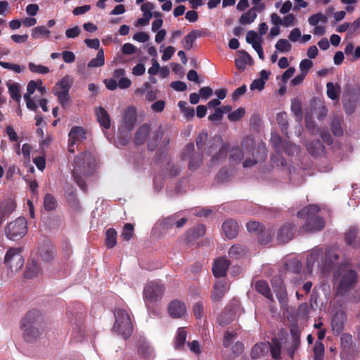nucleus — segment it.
<instances>
[{"label": "nucleus", "mask_w": 360, "mask_h": 360, "mask_svg": "<svg viewBox=\"0 0 360 360\" xmlns=\"http://www.w3.org/2000/svg\"><path fill=\"white\" fill-rule=\"evenodd\" d=\"M340 258L339 250L335 247H327L325 249L315 248L307 255V267L311 271L315 262L322 273L330 272Z\"/></svg>", "instance_id": "obj_1"}, {"label": "nucleus", "mask_w": 360, "mask_h": 360, "mask_svg": "<svg viewBox=\"0 0 360 360\" xmlns=\"http://www.w3.org/2000/svg\"><path fill=\"white\" fill-rule=\"evenodd\" d=\"M333 278L338 283V292L344 294L354 288L357 282L358 274L356 270L352 269L351 262L346 259L338 266Z\"/></svg>", "instance_id": "obj_2"}, {"label": "nucleus", "mask_w": 360, "mask_h": 360, "mask_svg": "<svg viewBox=\"0 0 360 360\" xmlns=\"http://www.w3.org/2000/svg\"><path fill=\"white\" fill-rule=\"evenodd\" d=\"M320 208L316 205H309L297 212L300 219H305L304 224L300 228L306 233H315L321 231L325 226V221L319 215Z\"/></svg>", "instance_id": "obj_3"}, {"label": "nucleus", "mask_w": 360, "mask_h": 360, "mask_svg": "<svg viewBox=\"0 0 360 360\" xmlns=\"http://www.w3.org/2000/svg\"><path fill=\"white\" fill-rule=\"evenodd\" d=\"M42 317L39 311H29L22 318L20 322V327L23 330V336L27 342L35 340L40 334L39 328Z\"/></svg>", "instance_id": "obj_4"}, {"label": "nucleus", "mask_w": 360, "mask_h": 360, "mask_svg": "<svg viewBox=\"0 0 360 360\" xmlns=\"http://www.w3.org/2000/svg\"><path fill=\"white\" fill-rule=\"evenodd\" d=\"M115 322L112 330L117 332L124 339L131 335L133 324L129 313L123 309H116L114 311Z\"/></svg>", "instance_id": "obj_5"}, {"label": "nucleus", "mask_w": 360, "mask_h": 360, "mask_svg": "<svg viewBox=\"0 0 360 360\" xmlns=\"http://www.w3.org/2000/svg\"><path fill=\"white\" fill-rule=\"evenodd\" d=\"M165 287L160 280L148 282L144 287L143 296L146 306L149 303L156 302L161 300L164 295Z\"/></svg>", "instance_id": "obj_6"}, {"label": "nucleus", "mask_w": 360, "mask_h": 360, "mask_svg": "<svg viewBox=\"0 0 360 360\" xmlns=\"http://www.w3.org/2000/svg\"><path fill=\"white\" fill-rule=\"evenodd\" d=\"M27 232V223L25 217H18L5 227V234L11 240L22 238Z\"/></svg>", "instance_id": "obj_7"}, {"label": "nucleus", "mask_w": 360, "mask_h": 360, "mask_svg": "<svg viewBox=\"0 0 360 360\" xmlns=\"http://www.w3.org/2000/svg\"><path fill=\"white\" fill-rule=\"evenodd\" d=\"M72 84V79L68 75H66L56 83L53 89L54 95L57 96L59 103L63 108H65L70 100L69 91Z\"/></svg>", "instance_id": "obj_8"}, {"label": "nucleus", "mask_w": 360, "mask_h": 360, "mask_svg": "<svg viewBox=\"0 0 360 360\" xmlns=\"http://www.w3.org/2000/svg\"><path fill=\"white\" fill-rule=\"evenodd\" d=\"M249 141L250 142L251 146L250 148H247L246 153L252 154L253 158H247L243 161V166L245 168L251 167L258 162H264L267 157L266 150L264 146H259L256 150V153H255V147L252 146V140L244 139L242 142V146L245 147V143L249 145Z\"/></svg>", "instance_id": "obj_9"}, {"label": "nucleus", "mask_w": 360, "mask_h": 360, "mask_svg": "<svg viewBox=\"0 0 360 360\" xmlns=\"http://www.w3.org/2000/svg\"><path fill=\"white\" fill-rule=\"evenodd\" d=\"M24 258L21 255V248H10L6 253L4 264L12 271H20L24 265Z\"/></svg>", "instance_id": "obj_10"}, {"label": "nucleus", "mask_w": 360, "mask_h": 360, "mask_svg": "<svg viewBox=\"0 0 360 360\" xmlns=\"http://www.w3.org/2000/svg\"><path fill=\"white\" fill-rule=\"evenodd\" d=\"M136 108L134 105L129 106L124 112L122 123L118 131L122 134L124 131L130 132L134 127L136 122Z\"/></svg>", "instance_id": "obj_11"}, {"label": "nucleus", "mask_w": 360, "mask_h": 360, "mask_svg": "<svg viewBox=\"0 0 360 360\" xmlns=\"http://www.w3.org/2000/svg\"><path fill=\"white\" fill-rule=\"evenodd\" d=\"M68 136V150L70 153H75L74 146L86 139V132L82 127L75 126L71 129Z\"/></svg>", "instance_id": "obj_12"}, {"label": "nucleus", "mask_w": 360, "mask_h": 360, "mask_svg": "<svg viewBox=\"0 0 360 360\" xmlns=\"http://www.w3.org/2000/svg\"><path fill=\"white\" fill-rule=\"evenodd\" d=\"M169 315L173 319H180L186 313L185 304L178 300H172L167 307Z\"/></svg>", "instance_id": "obj_13"}, {"label": "nucleus", "mask_w": 360, "mask_h": 360, "mask_svg": "<svg viewBox=\"0 0 360 360\" xmlns=\"http://www.w3.org/2000/svg\"><path fill=\"white\" fill-rule=\"evenodd\" d=\"M295 229V225L292 223H287L283 224L278 231V241L280 243H288L292 238Z\"/></svg>", "instance_id": "obj_14"}, {"label": "nucleus", "mask_w": 360, "mask_h": 360, "mask_svg": "<svg viewBox=\"0 0 360 360\" xmlns=\"http://www.w3.org/2000/svg\"><path fill=\"white\" fill-rule=\"evenodd\" d=\"M229 290V285L225 281H219L214 286L211 292V300L213 302H219Z\"/></svg>", "instance_id": "obj_15"}, {"label": "nucleus", "mask_w": 360, "mask_h": 360, "mask_svg": "<svg viewBox=\"0 0 360 360\" xmlns=\"http://www.w3.org/2000/svg\"><path fill=\"white\" fill-rule=\"evenodd\" d=\"M231 265L229 259L225 257L217 259L212 266V272L215 277L220 278L226 276L227 270Z\"/></svg>", "instance_id": "obj_16"}, {"label": "nucleus", "mask_w": 360, "mask_h": 360, "mask_svg": "<svg viewBox=\"0 0 360 360\" xmlns=\"http://www.w3.org/2000/svg\"><path fill=\"white\" fill-rule=\"evenodd\" d=\"M347 321V314L343 311H337L332 317L331 327L334 333H341Z\"/></svg>", "instance_id": "obj_17"}, {"label": "nucleus", "mask_w": 360, "mask_h": 360, "mask_svg": "<svg viewBox=\"0 0 360 360\" xmlns=\"http://www.w3.org/2000/svg\"><path fill=\"white\" fill-rule=\"evenodd\" d=\"M15 208L16 203L11 198H7L0 202V226Z\"/></svg>", "instance_id": "obj_18"}, {"label": "nucleus", "mask_w": 360, "mask_h": 360, "mask_svg": "<svg viewBox=\"0 0 360 360\" xmlns=\"http://www.w3.org/2000/svg\"><path fill=\"white\" fill-rule=\"evenodd\" d=\"M75 169L84 172L86 168L92 165V155L89 152H84L75 158Z\"/></svg>", "instance_id": "obj_19"}, {"label": "nucleus", "mask_w": 360, "mask_h": 360, "mask_svg": "<svg viewBox=\"0 0 360 360\" xmlns=\"http://www.w3.org/2000/svg\"><path fill=\"white\" fill-rule=\"evenodd\" d=\"M345 240L347 245L354 248H360V236L359 230L355 227H350L345 233Z\"/></svg>", "instance_id": "obj_20"}, {"label": "nucleus", "mask_w": 360, "mask_h": 360, "mask_svg": "<svg viewBox=\"0 0 360 360\" xmlns=\"http://www.w3.org/2000/svg\"><path fill=\"white\" fill-rule=\"evenodd\" d=\"M222 229L226 236L229 239L236 237L238 233V225L236 221L229 219L222 224Z\"/></svg>", "instance_id": "obj_21"}, {"label": "nucleus", "mask_w": 360, "mask_h": 360, "mask_svg": "<svg viewBox=\"0 0 360 360\" xmlns=\"http://www.w3.org/2000/svg\"><path fill=\"white\" fill-rule=\"evenodd\" d=\"M269 351V342H261L255 344L251 351V358L257 359L266 356Z\"/></svg>", "instance_id": "obj_22"}, {"label": "nucleus", "mask_w": 360, "mask_h": 360, "mask_svg": "<svg viewBox=\"0 0 360 360\" xmlns=\"http://www.w3.org/2000/svg\"><path fill=\"white\" fill-rule=\"evenodd\" d=\"M238 54V57L235 60V65L238 70L243 71L247 65L252 64L253 60L250 54L244 50L239 51Z\"/></svg>", "instance_id": "obj_23"}, {"label": "nucleus", "mask_w": 360, "mask_h": 360, "mask_svg": "<svg viewBox=\"0 0 360 360\" xmlns=\"http://www.w3.org/2000/svg\"><path fill=\"white\" fill-rule=\"evenodd\" d=\"M39 254L42 261L51 262L55 257L56 250L51 244H44L39 248Z\"/></svg>", "instance_id": "obj_24"}, {"label": "nucleus", "mask_w": 360, "mask_h": 360, "mask_svg": "<svg viewBox=\"0 0 360 360\" xmlns=\"http://www.w3.org/2000/svg\"><path fill=\"white\" fill-rule=\"evenodd\" d=\"M95 112L100 125L104 129H108L110 127V117L106 110L100 106L96 108Z\"/></svg>", "instance_id": "obj_25"}, {"label": "nucleus", "mask_w": 360, "mask_h": 360, "mask_svg": "<svg viewBox=\"0 0 360 360\" xmlns=\"http://www.w3.org/2000/svg\"><path fill=\"white\" fill-rule=\"evenodd\" d=\"M307 151L313 156H319L324 153L325 147L322 142L316 139L312 141H309L306 143Z\"/></svg>", "instance_id": "obj_26"}, {"label": "nucleus", "mask_w": 360, "mask_h": 360, "mask_svg": "<svg viewBox=\"0 0 360 360\" xmlns=\"http://www.w3.org/2000/svg\"><path fill=\"white\" fill-rule=\"evenodd\" d=\"M255 290L269 300L273 302L274 297L268 283L264 280L257 281L255 283Z\"/></svg>", "instance_id": "obj_27"}, {"label": "nucleus", "mask_w": 360, "mask_h": 360, "mask_svg": "<svg viewBox=\"0 0 360 360\" xmlns=\"http://www.w3.org/2000/svg\"><path fill=\"white\" fill-rule=\"evenodd\" d=\"M150 127L146 124H142L136 131L134 136V143L141 146L144 143L150 132Z\"/></svg>", "instance_id": "obj_28"}, {"label": "nucleus", "mask_w": 360, "mask_h": 360, "mask_svg": "<svg viewBox=\"0 0 360 360\" xmlns=\"http://www.w3.org/2000/svg\"><path fill=\"white\" fill-rule=\"evenodd\" d=\"M206 232L205 226L200 224L188 230L186 233V242L190 243L193 240L202 237Z\"/></svg>", "instance_id": "obj_29"}, {"label": "nucleus", "mask_w": 360, "mask_h": 360, "mask_svg": "<svg viewBox=\"0 0 360 360\" xmlns=\"http://www.w3.org/2000/svg\"><path fill=\"white\" fill-rule=\"evenodd\" d=\"M138 353L141 357L146 359H152L154 356L153 348L145 340H140L139 342Z\"/></svg>", "instance_id": "obj_30"}, {"label": "nucleus", "mask_w": 360, "mask_h": 360, "mask_svg": "<svg viewBox=\"0 0 360 360\" xmlns=\"http://www.w3.org/2000/svg\"><path fill=\"white\" fill-rule=\"evenodd\" d=\"M187 336V332L185 328L180 327L177 329L175 336L174 347L176 350H181L184 348Z\"/></svg>", "instance_id": "obj_31"}, {"label": "nucleus", "mask_w": 360, "mask_h": 360, "mask_svg": "<svg viewBox=\"0 0 360 360\" xmlns=\"http://www.w3.org/2000/svg\"><path fill=\"white\" fill-rule=\"evenodd\" d=\"M201 37V32L199 30H193L187 34L182 40L183 47L186 50H191L193 47L195 40Z\"/></svg>", "instance_id": "obj_32"}, {"label": "nucleus", "mask_w": 360, "mask_h": 360, "mask_svg": "<svg viewBox=\"0 0 360 360\" xmlns=\"http://www.w3.org/2000/svg\"><path fill=\"white\" fill-rule=\"evenodd\" d=\"M41 272V266L38 264V262L35 260H32L31 264H30L27 267L26 270L24 273V276L25 278L31 279L34 277H37Z\"/></svg>", "instance_id": "obj_33"}, {"label": "nucleus", "mask_w": 360, "mask_h": 360, "mask_svg": "<svg viewBox=\"0 0 360 360\" xmlns=\"http://www.w3.org/2000/svg\"><path fill=\"white\" fill-rule=\"evenodd\" d=\"M281 342L277 338H273L269 342V350L272 358L275 360L281 359Z\"/></svg>", "instance_id": "obj_34"}, {"label": "nucleus", "mask_w": 360, "mask_h": 360, "mask_svg": "<svg viewBox=\"0 0 360 360\" xmlns=\"http://www.w3.org/2000/svg\"><path fill=\"white\" fill-rule=\"evenodd\" d=\"M117 236V233L115 229L110 228L106 230L105 245L108 248L110 249V248H114L116 245Z\"/></svg>", "instance_id": "obj_35"}, {"label": "nucleus", "mask_w": 360, "mask_h": 360, "mask_svg": "<svg viewBox=\"0 0 360 360\" xmlns=\"http://www.w3.org/2000/svg\"><path fill=\"white\" fill-rule=\"evenodd\" d=\"M246 149L242 150L238 146L233 147L230 150L229 158L230 160L236 164L240 163L243 159V157L246 153Z\"/></svg>", "instance_id": "obj_36"}, {"label": "nucleus", "mask_w": 360, "mask_h": 360, "mask_svg": "<svg viewBox=\"0 0 360 360\" xmlns=\"http://www.w3.org/2000/svg\"><path fill=\"white\" fill-rule=\"evenodd\" d=\"M342 123L343 119L342 117H334L333 118L330 129L335 136H340L343 134Z\"/></svg>", "instance_id": "obj_37"}, {"label": "nucleus", "mask_w": 360, "mask_h": 360, "mask_svg": "<svg viewBox=\"0 0 360 360\" xmlns=\"http://www.w3.org/2000/svg\"><path fill=\"white\" fill-rule=\"evenodd\" d=\"M276 122L283 134L288 135V115L285 112H281L276 115Z\"/></svg>", "instance_id": "obj_38"}, {"label": "nucleus", "mask_w": 360, "mask_h": 360, "mask_svg": "<svg viewBox=\"0 0 360 360\" xmlns=\"http://www.w3.org/2000/svg\"><path fill=\"white\" fill-rule=\"evenodd\" d=\"M326 89L327 96L331 100H336L339 98L341 90L340 85L337 84L335 86L333 82H328L326 84Z\"/></svg>", "instance_id": "obj_39"}, {"label": "nucleus", "mask_w": 360, "mask_h": 360, "mask_svg": "<svg viewBox=\"0 0 360 360\" xmlns=\"http://www.w3.org/2000/svg\"><path fill=\"white\" fill-rule=\"evenodd\" d=\"M274 292L281 304V307H286L288 306V299L285 286L281 287V288H278L274 290Z\"/></svg>", "instance_id": "obj_40"}, {"label": "nucleus", "mask_w": 360, "mask_h": 360, "mask_svg": "<svg viewBox=\"0 0 360 360\" xmlns=\"http://www.w3.org/2000/svg\"><path fill=\"white\" fill-rule=\"evenodd\" d=\"M256 18L257 13L255 12V8H251L248 12L241 15L239 18V22L241 25L250 24L254 22Z\"/></svg>", "instance_id": "obj_41"}, {"label": "nucleus", "mask_w": 360, "mask_h": 360, "mask_svg": "<svg viewBox=\"0 0 360 360\" xmlns=\"http://www.w3.org/2000/svg\"><path fill=\"white\" fill-rule=\"evenodd\" d=\"M105 63V58H104V52L103 49H100L97 53L96 57L95 58L91 59L89 63V68H99L104 65Z\"/></svg>", "instance_id": "obj_42"}, {"label": "nucleus", "mask_w": 360, "mask_h": 360, "mask_svg": "<svg viewBox=\"0 0 360 360\" xmlns=\"http://www.w3.org/2000/svg\"><path fill=\"white\" fill-rule=\"evenodd\" d=\"M202 162V152H198L195 154H193L191 156L189 163L188 168L191 170H195L200 166Z\"/></svg>", "instance_id": "obj_43"}, {"label": "nucleus", "mask_w": 360, "mask_h": 360, "mask_svg": "<svg viewBox=\"0 0 360 360\" xmlns=\"http://www.w3.org/2000/svg\"><path fill=\"white\" fill-rule=\"evenodd\" d=\"M245 254V250L240 245H233L229 250V255L233 259H239Z\"/></svg>", "instance_id": "obj_44"}, {"label": "nucleus", "mask_w": 360, "mask_h": 360, "mask_svg": "<svg viewBox=\"0 0 360 360\" xmlns=\"http://www.w3.org/2000/svg\"><path fill=\"white\" fill-rule=\"evenodd\" d=\"M230 148V145L229 143H222V146L220 148L219 152L212 156V160L213 162H217L220 160L226 158L227 153L229 152Z\"/></svg>", "instance_id": "obj_45"}, {"label": "nucleus", "mask_w": 360, "mask_h": 360, "mask_svg": "<svg viewBox=\"0 0 360 360\" xmlns=\"http://www.w3.org/2000/svg\"><path fill=\"white\" fill-rule=\"evenodd\" d=\"M313 354L314 360H323L324 354V345L322 342H316L313 348Z\"/></svg>", "instance_id": "obj_46"}, {"label": "nucleus", "mask_w": 360, "mask_h": 360, "mask_svg": "<svg viewBox=\"0 0 360 360\" xmlns=\"http://www.w3.org/2000/svg\"><path fill=\"white\" fill-rule=\"evenodd\" d=\"M56 200L53 195L46 194L44 200V207L46 211H52L56 207Z\"/></svg>", "instance_id": "obj_47"}, {"label": "nucleus", "mask_w": 360, "mask_h": 360, "mask_svg": "<svg viewBox=\"0 0 360 360\" xmlns=\"http://www.w3.org/2000/svg\"><path fill=\"white\" fill-rule=\"evenodd\" d=\"M169 139L166 138L163 140L161 146L158 150L156 155L158 160H163L169 150Z\"/></svg>", "instance_id": "obj_48"}, {"label": "nucleus", "mask_w": 360, "mask_h": 360, "mask_svg": "<svg viewBox=\"0 0 360 360\" xmlns=\"http://www.w3.org/2000/svg\"><path fill=\"white\" fill-rule=\"evenodd\" d=\"M246 227L250 233L260 234L264 232V226L259 221H249L247 223Z\"/></svg>", "instance_id": "obj_49"}, {"label": "nucleus", "mask_w": 360, "mask_h": 360, "mask_svg": "<svg viewBox=\"0 0 360 360\" xmlns=\"http://www.w3.org/2000/svg\"><path fill=\"white\" fill-rule=\"evenodd\" d=\"M50 32L45 26H37L32 29V37L33 39H38L41 36L49 37Z\"/></svg>", "instance_id": "obj_50"}, {"label": "nucleus", "mask_w": 360, "mask_h": 360, "mask_svg": "<svg viewBox=\"0 0 360 360\" xmlns=\"http://www.w3.org/2000/svg\"><path fill=\"white\" fill-rule=\"evenodd\" d=\"M134 236V226L130 223H127L123 228L121 237L123 240L129 241Z\"/></svg>", "instance_id": "obj_51"}, {"label": "nucleus", "mask_w": 360, "mask_h": 360, "mask_svg": "<svg viewBox=\"0 0 360 360\" xmlns=\"http://www.w3.org/2000/svg\"><path fill=\"white\" fill-rule=\"evenodd\" d=\"M275 48L280 52H289L292 46L291 44L285 39H279L275 45Z\"/></svg>", "instance_id": "obj_52"}, {"label": "nucleus", "mask_w": 360, "mask_h": 360, "mask_svg": "<svg viewBox=\"0 0 360 360\" xmlns=\"http://www.w3.org/2000/svg\"><path fill=\"white\" fill-rule=\"evenodd\" d=\"M176 219V214H172L167 217L162 219L160 221V226L162 229L168 230L175 225Z\"/></svg>", "instance_id": "obj_53"}, {"label": "nucleus", "mask_w": 360, "mask_h": 360, "mask_svg": "<svg viewBox=\"0 0 360 360\" xmlns=\"http://www.w3.org/2000/svg\"><path fill=\"white\" fill-rule=\"evenodd\" d=\"M207 133L205 131H201L196 138V146L198 150L202 152L203 147L207 141Z\"/></svg>", "instance_id": "obj_54"}, {"label": "nucleus", "mask_w": 360, "mask_h": 360, "mask_svg": "<svg viewBox=\"0 0 360 360\" xmlns=\"http://www.w3.org/2000/svg\"><path fill=\"white\" fill-rule=\"evenodd\" d=\"M8 91L11 97L17 102L21 98L18 84L14 83L8 85Z\"/></svg>", "instance_id": "obj_55"}, {"label": "nucleus", "mask_w": 360, "mask_h": 360, "mask_svg": "<svg viewBox=\"0 0 360 360\" xmlns=\"http://www.w3.org/2000/svg\"><path fill=\"white\" fill-rule=\"evenodd\" d=\"M327 20H328V18H327L326 15H323L321 13H318L314 15H312L311 16H310L309 18V20H308L309 23L312 26L317 25V24L319 22L326 23L327 22Z\"/></svg>", "instance_id": "obj_56"}, {"label": "nucleus", "mask_w": 360, "mask_h": 360, "mask_svg": "<svg viewBox=\"0 0 360 360\" xmlns=\"http://www.w3.org/2000/svg\"><path fill=\"white\" fill-rule=\"evenodd\" d=\"M29 69L31 72L46 75L49 72V68L42 65H36L34 63L30 62L28 65Z\"/></svg>", "instance_id": "obj_57"}, {"label": "nucleus", "mask_w": 360, "mask_h": 360, "mask_svg": "<svg viewBox=\"0 0 360 360\" xmlns=\"http://www.w3.org/2000/svg\"><path fill=\"white\" fill-rule=\"evenodd\" d=\"M194 148H195V147H194L193 143H189L186 144L181 151V158L184 160L187 158L191 159L193 154H195L194 153Z\"/></svg>", "instance_id": "obj_58"}, {"label": "nucleus", "mask_w": 360, "mask_h": 360, "mask_svg": "<svg viewBox=\"0 0 360 360\" xmlns=\"http://www.w3.org/2000/svg\"><path fill=\"white\" fill-rule=\"evenodd\" d=\"M245 110L243 108H239L228 115V119L231 122L240 120L245 115Z\"/></svg>", "instance_id": "obj_59"}, {"label": "nucleus", "mask_w": 360, "mask_h": 360, "mask_svg": "<svg viewBox=\"0 0 360 360\" xmlns=\"http://www.w3.org/2000/svg\"><path fill=\"white\" fill-rule=\"evenodd\" d=\"M271 143L276 150L277 153H280V149L285 145H288L287 141H284L278 135L272 136L271 139Z\"/></svg>", "instance_id": "obj_60"}, {"label": "nucleus", "mask_w": 360, "mask_h": 360, "mask_svg": "<svg viewBox=\"0 0 360 360\" xmlns=\"http://www.w3.org/2000/svg\"><path fill=\"white\" fill-rule=\"evenodd\" d=\"M246 41L248 44H251L253 46V44L261 42V38L258 36L256 32L250 30L247 32Z\"/></svg>", "instance_id": "obj_61"}, {"label": "nucleus", "mask_w": 360, "mask_h": 360, "mask_svg": "<svg viewBox=\"0 0 360 360\" xmlns=\"http://www.w3.org/2000/svg\"><path fill=\"white\" fill-rule=\"evenodd\" d=\"M162 136V131L161 130V127H160L155 133L154 134V139L155 141H153L151 140H150L148 143V150H151V151H154L156 148H157V141L158 140L159 138H161Z\"/></svg>", "instance_id": "obj_62"}, {"label": "nucleus", "mask_w": 360, "mask_h": 360, "mask_svg": "<svg viewBox=\"0 0 360 360\" xmlns=\"http://www.w3.org/2000/svg\"><path fill=\"white\" fill-rule=\"evenodd\" d=\"M193 311L195 316L200 319L204 315L203 304L201 302H198L193 307Z\"/></svg>", "instance_id": "obj_63"}, {"label": "nucleus", "mask_w": 360, "mask_h": 360, "mask_svg": "<svg viewBox=\"0 0 360 360\" xmlns=\"http://www.w3.org/2000/svg\"><path fill=\"white\" fill-rule=\"evenodd\" d=\"M349 33L350 34L360 33V17L354 20L352 24H350Z\"/></svg>", "instance_id": "obj_64"}]
</instances>
